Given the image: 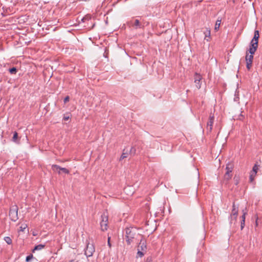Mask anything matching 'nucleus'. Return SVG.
<instances>
[{"label":"nucleus","mask_w":262,"mask_h":262,"mask_svg":"<svg viewBox=\"0 0 262 262\" xmlns=\"http://www.w3.org/2000/svg\"><path fill=\"white\" fill-rule=\"evenodd\" d=\"M125 231V241L128 245H130L132 243L134 242V240L139 241L143 235L137 233L136 229L133 227L126 228Z\"/></svg>","instance_id":"nucleus-1"},{"label":"nucleus","mask_w":262,"mask_h":262,"mask_svg":"<svg viewBox=\"0 0 262 262\" xmlns=\"http://www.w3.org/2000/svg\"><path fill=\"white\" fill-rule=\"evenodd\" d=\"M256 50H254V48L249 47V49L246 51L245 60L246 61V67L248 70H250L252 67L254 58L253 55Z\"/></svg>","instance_id":"nucleus-2"},{"label":"nucleus","mask_w":262,"mask_h":262,"mask_svg":"<svg viewBox=\"0 0 262 262\" xmlns=\"http://www.w3.org/2000/svg\"><path fill=\"white\" fill-rule=\"evenodd\" d=\"M86 246L84 249V254L87 257H91L95 251L94 245L93 243H90L88 240L86 241Z\"/></svg>","instance_id":"nucleus-3"},{"label":"nucleus","mask_w":262,"mask_h":262,"mask_svg":"<svg viewBox=\"0 0 262 262\" xmlns=\"http://www.w3.org/2000/svg\"><path fill=\"white\" fill-rule=\"evenodd\" d=\"M259 37V34L258 31L255 30L254 37L252 39V40L250 42L249 47H251L253 49L254 48V50H257L258 48V43Z\"/></svg>","instance_id":"nucleus-4"},{"label":"nucleus","mask_w":262,"mask_h":262,"mask_svg":"<svg viewBox=\"0 0 262 262\" xmlns=\"http://www.w3.org/2000/svg\"><path fill=\"white\" fill-rule=\"evenodd\" d=\"M9 216L12 221L15 222L18 220V207L17 206L14 205L11 207Z\"/></svg>","instance_id":"nucleus-5"},{"label":"nucleus","mask_w":262,"mask_h":262,"mask_svg":"<svg viewBox=\"0 0 262 262\" xmlns=\"http://www.w3.org/2000/svg\"><path fill=\"white\" fill-rule=\"evenodd\" d=\"M238 215V207L236 206L235 203H234L232 205V210L231 214V219L230 223V224L233 223L235 224L236 221V217Z\"/></svg>","instance_id":"nucleus-6"},{"label":"nucleus","mask_w":262,"mask_h":262,"mask_svg":"<svg viewBox=\"0 0 262 262\" xmlns=\"http://www.w3.org/2000/svg\"><path fill=\"white\" fill-rule=\"evenodd\" d=\"M108 217L103 214L101 215V221L100 222V226L101 230L104 231L107 229Z\"/></svg>","instance_id":"nucleus-7"},{"label":"nucleus","mask_w":262,"mask_h":262,"mask_svg":"<svg viewBox=\"0 0 262 262\" xmlns=\"http://www.w3.org/2000/svg\"><path fill=\"white\" fill-rule=\"evenodd\" d=\"M138 241L139 243L138 245L137 249L142 250L143 251H146L147 249L146 242L144 238V236L142 235V237H141Z\"/></svg>","instance_id":"nucleus-8"},{"label":"nucleus","mask_w":262,"mask_h":262,"mask_svg":"<svg viewBox=\"0 0 262 262\" xmlns=\"http://www.w3.org/2000/svg\"><path fill=\"white\" fill-rule=\"evenodd\" d=\"M128 24L130 26L134 27L135 29L141 28L143 26L141 23L140 22L139 20L137 19L135 20H131L128 23Z\"/></svg>","instance_id":"nucleus-9"},{"label":"nucleus","mask_w":262,"mask_h":262,"mask_svg":"<svg viewBox=\"0 0 262 262\" xmlns=\"http://www.w3.org/2000/svg\"><path fill=\"white\" fill-rule=\"evenodd\" d=\"M214 120V117L213 115H210L209 117V120L207 123V129L209 132H211L212 129V126L213 124Z\"/></svg>","instance_id":"nucleus-10"},{"label":"nucleus","mask_w":262,"mask_h":262,"mask_svg":"<svg viewBox=\"0 0 262 262\" xmlns=\"http://www.w3.org/2000/svg\"><path fill=\"white\" fill-rule=\"evenodd\" d=\"M202 79V77L200 74L196 73L194 75V82L195 83V85L197 89H199L201 88V80Z\"/></svg>","instance_id":"nucleus-11"},{"label":"nucleus","mask_w":262,"mask_h":262,"mask_svg":"<svg viewBox=\"0 0 262 262\" xmlns=\"http://www.w3.org/2000/svg\"><path fill=\"white\" fill-rule=\"evenodd\" d=\"M52 167L53 171L59 170L67 174H68L69 173V170L68 169L66 168L61 167L57 165H53Z\"/></svg>","instance_id":"nucleus-12"},{"label":"nucleus","mask_w":262,"mask_h":262,"mask_svg":"<svg viewBox=\"0 0 262 262\" xmlns=\"http://www.w3.org/2000/svg\"><path fill=\"white\" fill-rule=\"evenodd\" d=\"M232 173L229 172H226L224 176V182H226V183L228 182L232 178Z\"/></svg>","instance_id":"nucleus-13"},{"label":"nucleus","mask_w":262,"mask_h":262,"mask_svg":"<svg viewBox=\"0 0 262 262\" xmlns=\"http://www.w3.org/2000/svg\"><path fill=\"white\" fill-rule=\"evenodd\" d=\"M234 165L232 163L229 162L226 164V172L232 173Z\"/></svg>","instance_id":"nucleus-14"},{"label":"nucleus","mask_w":262,"mask_h":262,"mask_svg":"<svg viewBox=\"0 0 262 262\" xmlns=\"http://www.w3.org/2000/svg\"><path fill=\"white\" fill-rule=\"evenodd\" d=\"M45 244H39L36 245L34 247V249L32 250V252H35V251L41 250L45 247Z\"/></svg>","instance_id":"nucleus-15"},{"label":"nucleus","mask_w":262,"mask_h":262,"mask_svg":"<svg viewBox=\"0 0 262 262\" xmlns=\"http://www.w3.org/2000/svg\"><path fill=\"white\" fill-rule=\"evenodd\" d=\"M221 20H222L221 18H218V19L216 21L215 25V28H214L215 30L217 31L219 29V28L220 27L221 23Z\"/></svg>","instance_id":"nucleus-16"},{"label":"nucleus","mask_w":262,"mask_h":262,"mask_svg":"<svg viewBox=\"0 0 262 262\" xmlns=\"http://www.w3.org/2000/svg\"><path fill=\"white\" fill-rule=\"evenodd\" d=\"M10 12H11V10L10 8H6L5 10H4V12L2 13V14L4 16H7L8 14H9Z\"/></svg>","instance_id":"nucleus-17"},{"label":"nucleus","mask_w":262,"mask_h":262,"mask_svg":"<svg viewBox=\"0 0 262 262\" xmlns=\"http://www.w3.org/2000/svg\"><path fill=\"white\" fill-rule=\"evenodd\" d=\"M137 256L142 257L144 255V252L145 251H143L142 250H140L139 249H137Z\"/></svg>","instance_id":"nucleus-18"},{"label":"nucleus","mask_w":262,"mask_h":262,"mask_svg":"<svg viewBox=\"0 0 262 262\" xmlns=\"http://www.w3.org/2000/svg\"><path fill=\"white\" fill-rule=\"evenodd\" d=\"M258 170V166L257 164H255L252 168V171L251 172L254 173V174H256L257 171Z\"/></svg>","instance_id":"nucleus-19"},{"label":"nucleus","mask_w":262,"mask_h":262,"mask_svg":"<svg viewBox=\"0 0 262 262\" xmlns=\"http://www.w3.org/2000/svg\"><path fill=\"white\" fill-rule=\"evenodd\" d=\"M4 241L8 244H12V241L11 238L9 236H6L4 237Z\"/></svg>","instance_id":"nucleus-20"},{"label":"nucleus","mask_w":262,"mask_h":262,"mask_svg":"<svg viewBox=\"0 0 262 262\" xmlns=\"http://www.w3.org/2000/svg\"><path fill=\"white\" fill-rule=\"evenodd\" d=\"M9 72L11 74H15L17 71V69L15 67H13L9 69Z\"/></svg>","instance_id":"nucleus-21"},{"label":"nucleus","mask_w":262,"mask_h":262,"mask_svg":"<svg viewBox=\"0 0 262 262\" xmlns=\"http://www.w3.org/2000/svg\"><path fill=\"white\" fill-rule=\"evenodd\" d=\"M18 134L17 132H15L12 138V141L14 142H18L17 141Z\"/></svg>","instance_id":"nucleus-22"},{"label":"nucleus","mask_w":262,"mask_h":262,"mask_svg":"<svg viewBox=\"0 0 262 262\" xmlns=\"http://www.w3.org/2000/svg\"><path fill=\"white\" fill-rule=\"evenodd\" d=\"M256 174H254V173L251 172L249 177V180L250 182H252L255 178Z\"/></svg>","instance_id":"nucleus-23"},{"label":"nucleus","mask_w":262,"mask_h":262,"mask_svg":"<svg viewBox=\"0 0 262 262\" xmlns=\"http://www.w3.org/2000/svg\"><path fill=\"white\" fill-rule=\"evenodd\" d=\"M33 258V256L32 254H30L29 255L27 256L26 258V262H29L31 259H32Z\"/></svg>","instance_id":"nucleus-24"},{"label":"nucleus","mask_w":262,"mask_h":262,"mask_svg":"<svg viewBox=\"0 0 262 262\" xmlns=\"http://www.w3.org/2000/svg\"><path fill=\"white\" fill-rule=\"evenodd\" d=\"M27 227V226L26 224H24V225H22L20 227H19V231H24L26 229V228Z\"/></svg>","instance_id":"nucleus-25"},{"label":"nucleus","mask_w":262,"mask_h":262,"mask_svg":"<svg viewBox=\"0 0 262 262\" xmlns=\"http://www.w3.org/2000/svg\"><path fill=\"white\" fill-rule=\"evenodd\" d=\"M136 153V149L135 147H132L130 149V154L131 155H135Z\"/></svg>","instance_id":"nucleus-26"},{"label":"nucleus","mask_w":262,"mask_h":262,"mask_svg":"<svg viewBox=\"0 0 262 262\" xmlns=\"http://www.w3.org/2000/svg\"><path fill=\"white\" fill-rule=\"evenodd\" d=\"M234 180L235 181V184L236 185H238V184L239 183V177H236V176H235L234 177Z\"/></svg>","instance_id":"nucleus-27"},{"label":"nucleus","mask_w":262,"mask_h":262,"mask_svg":"<svg viewBox=\"0 0 262 262\" xmlns=\"http://www.w3.org/2000/svg\"><path fill=\"white\" fill-rule=\"evenodd\" d=\"M245 220H241V230H243L245 226Z\"/></svg>","instance_id":"nucleus-28"},{"label":"nucleus","mask_w":262,"mask_h":262,"mask_svg":"<svg viewBox=\"0 0 262 262\" xmlns=\"http://www.w3.org/2000/svg\"><path fill=\"white\" fill-rule=\"evenodd\" d=\"M205 37H209L210 36V31L209 30H207L206 32L205 33Z\"/></svg>","instance_id":"nucleus-29"},{"label":"nucleus","mask_w":262,"mask_h":262,"mask_svg":"<svg viewBox=\"0 0 262 262\" xmlns=\"http://www.w3.org/2000/svg\"><path fill=\"white\" fill-rule=\"evenodd\" d=\"M127 153L123 152L120 157V160H122L124 159V158H126L127 157Z\"/></svg>","instance_id":"nucleus-30"},{"label":"nucleus","mask_w":262,"mask_h":262,"mask_svg":"<svg viewBox=\"0 0 262 262\" xmlns=\"http://www.w3.org/2000/svg\"><path fill=\"white\" fill-rule=\"evenodd\" d=\"M144 262H152V257L150 256L147 257Z\"/></svg>","instance_id":"nucleus-31"},{"label":"nucleus","mask_w":262,"mask_h":262,"mask_svg":"<svg viewBox=\"0 0 262 262\" xmlns=\"http://www.w3.org/2000/svg\"><path fill=\"white\" fill-rule=\"evenodd\" d=\"M70 119V116L64 115L63 117V120L64 121H67Z\"/></svg>","instance_id":"nucleus-32"},{"label":"nucleus","mask_w":262,"mask_h":262,"mask_svg":"<svg viewBox=\"0 0 262 262\" xmlns=\"http://www.w3.org/2000/svg\"><path fill=\"white\" fill-rule=\"evenodd\" d=\"M111 237H108V238H107V245L108 246H109L110 248L111 247Z\"/></svg>","instance_id":"nucleus-33"},{"label":"nucleus","mask_w":262,"mask_h":262,"mask_svg":"<svg viewBox=\"0 0 262 262\" xmlns=\"http://www.w3.org/2000/svg\"><path fill=\"white\" fill-rule=\"evenodd\" d=\"M69 100H70V98H69V97L68 96L64 98V100H63L64 101V103H67V102H68L69 101Z\"/></svg>","instance_id":"nucleus-34"},{"label":"nucleus","mask_w":262,"mask_h":262,"mask_svg":"<svg viewBox=\"0 0 262 262\" xmlns=\"http://www.w3.org/2000/svg\"><path fill=\"white\" fill-rule=\"evenodd\" d=\"M244 118V117L243 115H242V114H241V115H239V116L238 117V119L240 120H243Z\"/></svg>","instance_id":"nucleus-35"},{"label":"nucleus","mask_w":262,"mask_h":262,"mask_svg":"<svg viewBox=\"0 0 262 262\" xmlns=\"http://www.w3.org/2000/svg\"><path fill=\"white\" fill-rule=\"evenodd\" d=\"M246 214V212H243V214L242 216V220H245Z\"/></svg>","instance_id":"nucleus-36"},{"label":"nucleus","mask_w":262,"mask_h":262,"mask_svg":"<svg viewBox=\"0 0 262 262\" xmlns=\"http://www.w3.org/2000/svg\"><path fill=\"white\" fill-rule=\"evenodd\" d=\"M195 170H196V173H197V176L199 178V172L198 171V169H196Z\"/></svg>","instance_id":"nucleus-37"},{"label":"nucleus","mask_w":262,"mask_h":262,"mask_svg":"<svg viewBox=\"0 0 262 262\" xmlns=\"http://www.w3.org/2000/svg\"><path fill=\"white\" fill-rule=\"evenodd\" d=\"M55 171H57V172H58V173L59 174H60V173H61V171H60V170H55Z\"/></svg>","instance_id":"nucleus-38"}]
</instances>
